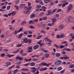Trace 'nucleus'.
<instances>
[{"instance_id": "16", "label": "nucleus", "mask_w": 74, "mask_h": 74, "mask_svg": "<svg viewBox=\"0 0 74 74\" xmlns=\"http://www.w3.org/2000/svg\"><path fill=\"white\" fill-rule=\"evenodd\" d=\"M23 41H24V42L25 43H27L28 42V40L26 39L23 40Z\"/></svg>"}, {"instance_id": "38", "label": "nucleus", "mask_w": 74, "mask_h": 74, "mask_svg": "<svg viewBox=\"0 0 74 74\" xmlns=\"http://www.w3.org/2000/svg\"><path fill=\"white\" fill-rule=\"evenodd\" d=\"M5 56V54L4 53L1 54V57H4Z\"/></svg>"}, {"instance_id": "3", "label": "nucleus", "mask_w": 74, "mask_h": 74, "mask_svg": "<svg viewBox=\"0 0 74 74\" xmlns=\"http://www.w3.org/2000/svg\"><path fill=\"white\" fill-rule=\"evenodd\" d=\"M23 29V28H21L18 31L15 30L14 32H14L13 33L14 35H15V34H17V33H20V32H21Z\"/></svg>"}, {"instance_id": "32", "label": "nucleus", "mask_w": 74, "mask_h": 74, "mask_svg": "<svg viewBox=\"0 0 74 74\" xmlns=\"http://www.w3.org/2000/svg\"><path fill=\"white\" fill-rule=\"evenodd\" d=\"M14 7H16V10H19V6H16V5H14Z\"/></svg>"}, {"instance_id": "8", "label": "nucleus", "mask_w": 74, "mask_h": 74, "mask_svg": "<svg viewBox=\"0 0 74 74\" xmlns=\"http://www.w3.org/2000/svg\"><path fill=\"white\" fill-rule=\"evenodd\" d=\"M36 16V14L34 13H33L30 16V18H32L33 19V18H35Z\"/></svg>"}, {"instance_id": "23", "label": "nucleus", "mask_w": 74, "mask_h": 74, "mask_svg": "<svg viewBox=\"0 0 74 74\" xmlns=\"http://www.w3.org/2000/svg\"><path fill=\"white\" fill-rule=\"evenodd\" d=\"M49 55L48 54H46L45 55V58H48V57H49Z\"/></svg>"}, {"instance_id": "1", "label": "nucleus", "mask_w": 74, "mask_h": 74, "mask_svg": "<svg viewBox=\"0 0 74 74\" xmlns=\"http://www.w3.org/2000/svg\"><path fill=\"white\" fill-rule=\"evenodd\" d=\"M55 11H56L55 10H53V12L51 10H49L47 11L48 14H47V15H49L50 14H51V15H53V14L55 13Z\"/></svg>"}, {"instance_id": "36", "label": "nucleus", "mask_w": 74, "mask_h": 74, "mask_svg": "<svg viewBox=\"0 0 74 74\" xmlns=\"http://www.w3.org/2000/svg\"><path fill=\"white\" fill-rule=\"evenodd\" d=\"M15 66V65H12L11 67H10L9 68V70H10V69H12Z\"/></svg>"}, {"instance_id": "22", "label": "nucleus", "mask_w": 74, "mask_h": 74, "mask_svg": "<svg viewBox=\"0 0 74 74\" xmlns=\"http://www.w3.org/2000/svg\"><path fill=\"white\" fill-rule=\"evenodd\" d=\"M16 14V12H13L11 13V15L13 16V15H15Z\"/></svg>"}, {"instance_id": "19", "label": "nucleus", "mask_w": 74, "mask_h": 74, "mask_svg": "<svg viewBox=\"0 0 74 74\" xmlns=\"http://www.w3.org/2000/svg\"><path fill=\"white\" fill-rule=\"evenodd\" d=\"M32 69H33L32 70V72H35L36 71V70H37V69L35 68H32Z\"/></svg>"}, {"instance_id": "18", "label": "nucleus", "mask_w": 74, "mask_h": 74, "mask_svg": "<svg viewBox=\"0 0 74 74\" xmlns=\"http://www.w3.org/2000/svg\"><path fill=\"white\" fill-rule=\"evenodd\" d=\"M41 33H42L43 34H45L46 33V31L43 30V29L41 30V31L40 32Z\"/></svg>"}, {"instance_id": "48", "label": "nucleus", "mask_w": 74, "mask_h": 74, "mask_svg": "<svg viewBox=\"0 0 74 74\" xmlns=\"http://www.w3.org/2000/svg\"><path fill=\"white\" fill-rule=\"evenodd\" d=\"M43 19L44 20H47V17H45L43 18Z\"/></svg>"}, {"instance_id": "42", "label": "nucleus", "mask_w": 74, "mask_h": 74, "mask_svg": "<svg viewBox=\"0 0 74 74\" xmlns=\"http://www.w3.org/2000/svg\"><path fill=\"white\" fill-rule=\"evenodd\" d=\"M56 37L57 38H60V35H57Z\"/></svg>"}, {"instance_id": "53", "label": "nucleus", "mask_w": 74, "mask_h": 74, "mask_svg": "<svg viewBox=\"0 0 74 74\" xmlns=\"http://www.w3.org/2000/svg\"><path fill=\"white\" fill-rule=\"evenodd\" d=\"M21 46H22V45L18 44V45L16 46V47H21Z\"/></svg>"}, {"instance_id": "41", "label": "nucleus", "mask_w": 74, "mask_h": 74, "mask_svg": "<svg viewBox=\"0 0 74 74\" xmlns=\"http://www.w3.org/2000/svg\"><path fill=\"white\" fill-rule=\"evenodd\" d=\"M23 34H20V35L18 36V38H19V37H22V36H23Z\"/></svg>"}, {"instance_id": "10", "label": "nucleus", "mask_w": 74, "mask_h": 74, "mask_svg": "<svg viewBox=\"0 0 74 74\" xmlns=\"http://www.w3.org/2000/svg\"><path fill=\"white\" fill-rule=\"evenodd\" d=\"M11 63L10 62H8L5 64V66L6 67H8V66H9L10 65H11Z\"/></svg>"}, {"instance_id": "14", "label": "nucleus", "mask_w": 74, "mask_h": 74, "mask_svg": "<svg viewBox=\"0 0 74 74\" xmlns=\"http://www.w3.org/2000/svg\"><path fill=\"white\" fill-rule=\"evenodd\" d=\"M27 24V22H26V21H24L23 22H22L21 23V25H26V24Z\"/></svg>"}, {"instance_id": "58", "label": "nucleus", "mask_w": 74, "mask_h": 74, "mask_svg": "<svg viewBox=\"0 0 74 74\" xmlns=\"http://www.w3.org/2000/svg\"><path fill=\"white\" fill-rule=\"evenodd\" d=\"M28 37H32V35H28Z\"/></svg>"}, {"instance_id": "49", "label": "nucleus", "mask_w": 74, "mask_h": 74, "mask_svg": "<svg viewBox=\"0 0 74 74\" xmlns=\"http://www.w3.org/2000/svg\"><path fill=\"white\" fill-rule=\"evenodd\" d=\"M62 55H64L65 54H66V52L64 51H62Z\"/></svg>"}, {"instance_id": "47", "label": "nucleus", "mask_w": 74, "mask_h": 74, "mask_svg": "<svg viewBox=\"0 0 74 74\" xmlns=\"http://www.w3.org/2000/svg\"><path fill=\"white\" fill-rule=\"evenodd\" d=\"M29 63H28L25 64L24 65V66H28L29 64Z\"/></svg>"}, {"instance_id": "63", "label": "nucleus", "mask_w": 74, "mask_h": 74, "mask_svg": "<svg viewBox=\"0 0 74 74\" xmlns=\"http://www.w3.org/2000/svg\"><path fill=\"white\" fill-rule=\"evenodd\" d=\"M37 6L38 8H40L41 7V5H38Z\"/></svg>"}, {"instance_id": "33", "label": "nucleus", "mask_w": 74, "mask_h": 74, "mask_svg": "<svg viewBox=\"0 0 74 74\" xmlns=\"http://www.w3.org/2000/svg\"><path fill=\"white\" fill-rule=\"evenodd\" d=\"M21 66V65H18L16 66V69H19V67Z\"/></svg>"}, {"instance_id": "17", "label": "nucleus", "mask_w": 74, "mask_h": 74, "mask_svg": "<svg viewBox=\"0 0 74 74\" xmlns=\"http://www.w3.org/2000/svg\"><path fill=\"white\" fill-rule=\"evenodd\" d=\"M42 37V35L38 36L36 38V39H37V40H39V39H40V38H41V37Z\"/></svg>"}, {"instance_id": "52", "label": "nucleus", "mask_w": 74, "mask_h": 74, "mask_svg": "<svg viewBox=\"0 0 74 74\" xmlns=\"http://www.w3.org/2000/svg\"><path fill=\"white\" fill-rule=\"evenodd\" d=\"M28 6L29 7V6H30L31 5V3L30 2H28Z\"/></svg>"}, {"instance_id": "40", "label": "nucleus", "mask_w": 74, "mask_h": 74, "mask_svg": "<svg viewBox=\"0 0 74 74\" xmlns=\"http://www.w3.org/2000/svg\"><path fill=\"white\" fill-rule=\"evenodd\" d=\"M64 36V35H61L60 36V38H64V36Z\"/></svg>"}, {"instance_id": "13", "label": "nucleus", "mask_w": 74, "mask_h": 74, "mask_svg": "<svg viewBox=\"0 0 74 74\" xmlns=\"http://www.w3.org/2000/svg\"><path fill=\"white\" fill-rule=\"evenodd\" d=\"M63 57L64 58V59L65 60H66V59H69L70 58L69 57L67 56L64 55L63 56Z\"/></svg>"}, {"instance_id": "7", "label": "nucleus", "mask_w": 74, "mask_h": 74, "mask_svg": "<svg viewBox=\"0 0 74 74\" xmlns=\"http://www.w3.org/2000/svg\"><path fill=\"white\" fill-rule=\"evenodd\" d=\"M68 20L70 23H71L73 22V18L71 17H70L68 18Z\"/></svg>"}, {"instance_id": "64", "label": "nucleus", "mask_w": 74, "mask_h": 74, "mask_svg": "<svg viewBox=\"0 0 74 74\" xmlns=\"http://www.w3.org/2000/svg\"><path fill=\"white\" fill-rule=\"evenodd\" d=\"M26 74H32V73L29 72H27Z\"/></svg>"}, {"instance_id": "26", "label": "nucleus", "mask_w": 74, "mask_h": 74, "mask_svg": "<svg viewBox=\"0 0 74 74\" xmlns=\"http://www.w3.org/2000/svg\"><path fill=\"white\" fill-rule=\"evenodd\" d=\"M62 70V67H59L57 69V70L58 71H60V70Z\"/></svg>"}, {"instance_id": "20", "label": "nucleus", "mask_w": 74, "mask_h": 74, "mask_svg": "<svg viewBox=\"0 0 74 74\" xmlns=\"http://www.w3.org/2000/svg\"><path fill=\"white\" fill-rule=\"evenodd\" d=\"M30 66H34L35 65V63L34 62H31L30 64Z\"/></svg>"}, {"instance_id": "61", "label": "nucleus", "mask_w": 74, "mask_h": 74, "mask_svg": "<svg viewBox=\"0 0 74 74\" xmlns=\"http://www.w3.org/2000/svg\"><path fill=\"white\" fill-rule=\"evenodd\" d=\"M53 4H54V3H53V2H51L50 4V5H53Z\"/></svg>"}, {"instance_id": "34", "label": "nucleus", "mask_w": 74, "mask_h": 74, "mask_svg": "<svg viewBox=\"0 0 74 74\" xmlns=\"http://www.w3.org/2000/svg\"><path fill=\"white\" fill-rule=\"evenodd\" d=\"M11 8V6L10 5L8 6H7V9L8 10H9L10 9V8Z\"/></svg>"}, {"instance_id": "51", "label": "nucleus", "mask_w": 74, "mask_h": 74, "mask_svg": "<svg viewBox=\"0 0 74 74\" xmlns=\"http://www.w3.org/2000/svg\"><path fill=\"white\" fill-rule=\"evenodd\" d=\"M65 6H66V4H65V3H63L62 5V7H63V8L64 7H65Z\"/></svg>"}, {"instance_id": "12", "label": "nucleus", "mask_w": 74, "mask_h": 74, "mask_svg": "<svg viewBox=\"0 0 74 74\" xmlns=\"http://www.w3.org/2000/svg\"><path fill=\"white\" fill-rule=\"evenodd\" d=\"M26 10H28L27 11V12H29V10L32 8V6L30 7H26Z\"/></svg>"}, {"instance_id": "50", "label": "nucleus", "mask_w": 74, "mask_h": 74, "mask_svg": "<svg viewBox=\"0 0 74 74\" xmlns=\"http://www.w3.org/2000/svg\"><path fill=\"white\" fill-rule=\"evenodd\" d=\"M63 59H64V57H60V59H61V60H62Z\"/></svg>"}, {"instance_id": "35", "label": "nucleus", "mask_w": 74, "mask_h": 74, "mask_svg": "<svg viewBox=\"0 0 74 74\" xmlns=\"http://www.w3.org/2000/svg\"><path fill=\"white\" fill-rule=\"evenodd\" d=\"M42 64L43 66H46L47 67V64L46 63H42Z\"/></svg>"}, {"instance_id": "62", "label": "nucleus", "mask_w": 74, "mask_h": 74, "mask_svg": "<svg viewBox=\"0 0 74 74\" xmlns=\"http://www.w3.org/2000/svg\"><path fill=\"white\" fill-rule=\"evenodd\" d=\"M18 3H19V1L18 0L16 1V4H18Z\"/></svg>"}, {"instance_id": "60", "label": "nucleus", "mask_w": 74, "mask_h": 74, "mask_svg": "<svg viewBox=\"0 0 74 74\" xmlns=\"http://www.w3.org/2000/svg\"><path fill=\"white\" fill-rule=\"evenodd\" d=\"M23 51H20V54H21V55H23Z\"/></svg>"}, {"instance_id": "30", "label": "nucleus", "mask_w": 74, "mask_h": 74, "mask_svg": "<svg viewBox=\"0 0 74 74\" xmlns=\"http://www.w3.org/2000/svg\"><path fill=\"white\" fill-rule=\"evenodd\" d=\"M25 4H22L20 5L21 8H22V7H25Z\"/></svg>"}, {"instance_id": "9", "label": "nucleus", "mask_w": 74, "mask_h": 74, "mask_svg": "<svg viewBox=\"0 0 74 74\" xmlns=\"http://www.w3.org/2000/svg\"><path fill=\"white\" fill-rule=\"evenodd\" d=\"M28 52H32V46H30L29 47H28Z\"/></svg>"}, {"instance_id": "45", "label": "nucleus", "mask_w": 74, "mask_h": 74, "mask_svg": "<svg viewBox=\"0 0 74 74\" xmlns=\"http://www.w3.org/2000/svg\"><path fill=\"white\" fill-rule=\"evenodd\" d=\"M47 41H49V42H53V41H52V40H50V39H48V40H47Z\"/></svg>"}, {"instance_id": "29", "label": "nucleus", "mask_w": 74, "mask_h": 74, "mask_svg": "<svg viewBox=\"0 0 74 74\" xmlns=\"http://www.w3.org/2000/svg\"><path fill=\"white\" fill-rule=\"evenodd\" d=\"M44 12H42L40 14V16H43L44 15Z\"/></svg>"}, {"instance_id": "24", "label": "nucleus", "mask_w": 74, "mask_h": 74, "mask_svg": "<svg viewBox=\"0 0 74 74\" xmlns=\"http://www.w3.org/2000/svg\"><path fill=\"white\" fill-rule=\"evenodd\" d=\"M44 1L45 3L47 4L49 3V0H44Z\"/></svg>"}, {"instance_id": "25", "label": "nucleus", "mask_w": 74, "mask_h": 74, "mask_svg": "<svg viewBox=\"0 0 74 74\" xmlns=\"http://www.w3.org/2000/svg\"><path fill=\"white\" fill-rule=\"evenodd\" d=\"M29 28L30 29H35V27H34L33 25H31L29 26Z\"/></svg>"}, {"instance_id": "39", "label": "nucleus", "mask_w": 74, "mask_h": 74, "mask_svg": "<svg viewBox=\"0 0 74 74\" xmlns=\"http://www.w3.org/2000/svg\"><path fill=\"white\" fill-rule=\"evenodd\" d=\"M35 1L36 3H39L40 1H41V0H36Z\"/></svg>"}, {"instance_id": "28", "label": "nucleus", "mask_w": 74, "mask_h": 74, "mask_svg": "<svg viewBox=\"0 0 74 74\" xmlns=\"http://www.w3.org/2000/svg\"><path fill=\"white\" fill-rule=\"evenodd\" d=\"M56 56L57 57H59L60 56V54L59 53H57L56 54Z\"/></svg>"}, {"instance_id": "37", "label": "nucleus", "mask_w": 74, "mask_h": 74, "mask_svg": "<svg viewBox=\"0 0 74 74\" xmlns=\"http://www.w3.org/2000/svg\"><path fill=\"white\" fill-rule=\"evenodd\" d=\"M65 47V46H63L62 45H61L60 46V48H64Z\"/></svg>"}, {"instance_id": "11", "label": "nucleus", "mask_w": 74, "mask_h": 74, "mask_svg": "<svg viewBox=\"0 0 74 74\" xmlns=\"http://www.w3.org/2000/svg\"><path fill=\"white\" fill-rule=\"evenodd\" d=\"M38 47H39V45H35L33 47L34 49H37L38 48Z\"/></svg>"}, {"instance_id": "46", "label": "nucleus", "mask_w": 74, "mask_h": 74, "mask_svg": "<svg viewBox=\"0 0 74 74\" xmlns=\"http://www.w3.org/2000/svg\"><path fill=\"white\" fill-rule=\"evenodd\" d=\"M66 43H67V41H66L62 42L61 43V44H66Z\"/></svg>"}, {"instance_id": "59", "label": "nucleus", "mask_w": 74, "mask_h": 74, "mask_svg": "<svg viewBox=\"0 0 74 74\" xmlns=\"http://www.w3.org/2000/svg\"><path fill=\"white\" fill-rule=\"evenodd\" d=\"M42 8L43 9H46V7L44 6H42Z\"/></svg>"}, {"instance_id": "54", "label": "nucleus", "mask_w": 74, "mask_h": 74, "mask_svg": "<svg viewBox=\"0 0 74 74\" xmlns=\"http://www.w3.org/2000/svg\"><path fill=\"white\" fill-rule=\"evenodd\" d=\"M44 71V68H41L40 69V71Z\"/></svg>"}, {"instance_id": "57", "label": "nucleus", "mask_w": 74, "mask_h": 74, "mask_svg": "<svg viewBox=\"0 0 74 74\" xmlns=\"http://www.w3.org/2000/svg\"><path fill=\"white\" fill-rule=\"evenodd\" d=\"M60 74H63L64 73V71H62L60 72Z\"/></svg>"}, {"instance_id": "15", "label": "nucleus", "mask_w": 74, "mask_h": 74, "mask_svg": "<svg viewBox=\"0 0 74 74\" xmlns=\"http://www.w3.org/2000/svg\"><path fill=\"white\" fill-rule=\"evenodd\" d=\"M29 69H26V68H23L21 70V71H28Z\"/></svg>"}, {"instance_id": "31", "label": "nucleus", "mask_w": 74, "mask_h": 74, "mask_svg": "<svg viewBox=\"0 0 74 74\" xmlns=\"http://www.w3.org/2000/svg\"><path fill=\"white\" fill-rule=\"evenodd\" d=\"M52 21L53 22H55L56 21V19L53 18L52 19Z\"/></svg>"}, {"instance_id": "56", "label": "nucleus", "mask_w": 74, "mask_h": 74, "mask_svg": "<svg viewBox=\"0 0 74 74\" xmlns=\"http://www.w3.org/2000/svg\"><path fill=\"white\" fill-rule=\"evenodd\" d=\"M24 33L26 35H27V32L26 31H25L24 32Z\"/></svg>"}, {"instance_id": "44", "label": "nucleus", "mask_w": 74, "mask_h": 74, "mask_svg": "<svg viewBox=\"0 0 74 74\" xmlns=\"http://www.w3.org/2000/svg\"><path fill=\"white\" fill-rule=\"evenodd\" d=\"M38 19H36L34 20L33 21L34 22H38Z\"/></svg>"}, {"instance_id": "5", "label": "nucleus", "mask_w": 74, "mask_h": 74, "mask_svg": "<svg viewBox=\"0 0 74 74\" xmlns=\"http://www.w3.org/2000/svg\"><path fill=\"white\" fill-rule=\"evenodd\" d=\"M16 60H19L20 61H22L23 60L22 57H21L19 56H17L16 58Z\"/></svg>"}, {"instance_id": "2", "label": "nucleus", "mask_w": 74, "mask_h": 74, "mask_svg": "<svg viewBox=\"0 0 74 74\" xmlns=\"http://www.w3.org/2000/svg\"><path fill=\"white\" fill-rule=\"evenodd\" d=\"M62 63V61L60 60H57L54 62L55 65L56 66H59Z\"/></svg>"}, {"instance_id": "43", "label": "nucleus", "mask_w": 74, "mask_h": 74, "mask_svg": "<svg viewBox=\"0 0 74 74\" xmlns=\"http://www.w3.org/2000/svg\"><path fill=\"white\" fill-rule=\"evenodd\" d=\"M32 23H34V22H33V21H29V24H31Z\"/></svg>"}, {"instance_id": "55", "label": "nucleus", "mask_w": 74, "mask_h": 74, "mask_svg": "<svg viewBox=\"0 0 74 74\" xmlns=\"http://www.w3.org/2000/svg\"><path fill=\"white\" fill-rule=\"evenodd\" d=\"M34 74H39V72H38V71L37 72H34Z\"/></svg>"}, {"instance_id": "21", "label": "nucleus", "mask_w": 74, "mask_h": 74, "mask_svg": "<svg viewBox=\"0 0 74 74\" xmlns=\"http://www.w3.org/2000/svg\"><path fill=\"white\" fill-rule=\"evenodd\" d=\"M18 70L17 69H16L14 70V74H15L16 73H18Z\"/></svg>"}, {"instance_id": "4", "label": "nucleus", "mask_w": 74, "mask_h": 74, "mask_svg": "<svg viewBox=\"0 0 74 74\" xmlns=\"http://www.w3.org/2000/svg\"><path fill=\"white\" fill-rule=\"evenodd\" d=\"M73 8V5L70 4L69 6L67 8V11L69 12Z\"/></svg>"}, {"instance_id": "27", "label": "nucleus", "mask_w": 74, "mask_h": 74, "mask_svg": "<svg viewBox=\"0 0 74 74\" xmlns=\"http://www.w3.org/2000/svg\"><path fill=\"white\" fill-rule=\"evenodd\" d=\"M69 68H74V65L73 64L69 66Z\"/></svg>"}, {"instance_id": "6", "label": "nucleus", "mask_w": 74, "mask_h": 74, "mask_svg": "<svg viewBox=\"0 0 74 74\" xmlns=\"http://www.w3.org/2000/svg\"><path fill=\"white\" fill-rule=\"evenodd\" d=\"M64 27V25L62 24L58 27V29L59 30H62Z\"/></svg>"}]
</instances>
